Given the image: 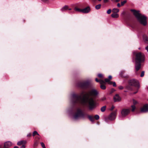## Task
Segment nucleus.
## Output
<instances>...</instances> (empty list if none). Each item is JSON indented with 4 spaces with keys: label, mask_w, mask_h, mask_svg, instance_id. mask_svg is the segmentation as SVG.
Returning <instances> with one entry per match:
<instances>
[{
    "label": "nucleus",
    "mask_w": 148,
    "mask_h": 148,
    "mask_svg": "<svg viewBox=\"0 0 148 148\" xmlns=\"http://www.w3.org/2000/svg\"><path fill=\"white\" fill-rule=\"evenodd\" d=\"M98 92L95 89H92L84 95V97L82 98L81 96L73 94L71 96V101L73 103H79L84 105L87 106L89 109L92 110L96 108L97 103L93 97L97 96Z\"/></svg>",
    "instance_id": "nucleus-1"
},
{
    "label": "nucleus",
    "mask_w": 148,
    "mask_h": 148,
    "mask_svg": "<svg viewBox=\"0 0 148 148\" xmlns=\"http://www.w3.org/2000/svg\"><path fill=\"white\" fill-rule=\"evenodd\" d=\"M135 68L136 70L138 71L141 67V63L144 62L145 60L144 54L139 52L136 54Z\"/></svg>",
    "instance_id": "nucleus-2"
},
{
    "label": "nucleus",
    "mask_w": 148,
    "mask_h": 148,
    "mask_svg": "<svg viewBox=\"0 0 148 148\" xmlns=\"http://www.w3.org/2000/svg\"><path fill=\"white\" fill-rule=\"evenodd\" d=\"M131 11L133 12L134 15L141 24L144 26L147 25V18L146 16L140 13L139 11H136L134 10H131Z\"/></svg>",
    "instance_id": "nucleus-3"
},
{
    "label": "nucleus",
    "mask_w": 148,
    "mask_h": 148,
    "mask_svg": "<svg viewBox=\"0 0 148 148\" xmlns=\"http://www.w3.org/2000/svg\"><path fill=\"white\" fill-rule=\"evenodd\" d=\"M85 114L83 112L80 108H78L73 117V119L74 120H78L80 118H84Z\"/></svg>",
    "instance_id": "nucleus-4"
},
{
    "label": "nucleus",
    "mask_w": 148,
    "mask_h": 148,
    "mask_svg": "<svg viewBox=\"0 0 148 148\" xmlns=\"http://www.w3.org/2000/svg\"><path fill=\"white\" fill-rule=\"evenodd\" d=\"M88 81L80 82L78 84V86L82 88H86L89 84Z\"/></svg>",
    "instance_id": "nucleus-5"
},
{
    "label": "nucleus",
    "mask_w": 148,
    "mask_h": 148,
    "mask_svg": "<svg viewBox=\"0 0 148 148\" xmlns=\"http://www.w3.org/2000/svg\"><path fill=\"white\" fill-rule=\"evenodd\" d=\"M130 110L129 109H123L121 111V113L122 116L125 117L130 113Z\"/></svg>",
    "instance_id": "nucleus-6"
},
{
    "label": "nucleus",
    "mask_w": 148,
    "mask_h": 148,
    "mask_svg": "<svg viewBox=\"0 0 148 148\" xmlns=\"http://www.w3.org/2000/svg\"><path fill=\"white\" fill-rule=\"evenodd\" d=\"M129 84L132 86H138L139 83L138 81L135 79H132L129 82Z\"/></svg>",
    "instance_id": "nucleus-7"
},
{
    "label": "nucleus",
    "mask_w": 148,
    "mask_h": 148,
    "mask_svg": "<svg viewBox=\"0 0 148 148\" xmlns=\"http://www.w3.org/2000/svg\"><path fill=\"white\" fill-rule=\"evenodd\" d=\"M117 111V110H116L110 114L108 117V118L110 120H113L115 119Z\"/></svg>",
    "instance_id": "nucleus-8"
},
{
    "label": "nucleus",
    "mask_w": 148,
    "mask_h": 148,
    "mask_svg": "<svg viewBox=\"0 0 148 148\" xmlns=\"http://www.w3.org/2000/svg\"><path fill=\"white\" fill-rule=\"evenodd\" d=\"M113 100L114 102H119L121 101V98L118 94H116L114 97Z\"/></svg>",
    "instance_id": "nucleus-9"
},
{
    "label": "nucleus",
    "mask_w": 148,
    "mask_h": 148,
    "mask_svg": "<svg viewBox=\"0 0 148 148\" xmlns=\"http://www.w3.org/2000/svg\"><path fill=\"white\" fill-rule=\"evenodd\" d=\"M141 112H148V105L145 104L141 109Z\"/></svg>",
    "instance_id": "nucleus-10"
},
{
    "label": "nucleus",
    "mask_w": 148,
    "mask_h": 148,
    "mask_svg": "<svg viewBox=\"0 0 148 148\" xmlns=\"http://www.w3.org/2000/svg\"><path fill=\"white\" fill-rule=\"evenodd\" d=\"M90 11V8L89 7H87L84 9H82V12L84 13H88Z\"/></svg>",
    "instance_id": "nucleus-11"
},
{
    "label": "nucleus",
    "mask_w": 148,
    "mask_h": 148,
    "mask_svg": "<svg viewBox=\"0 0 148 148\" xmlns=\"http://www.w3.org/2000/svg\"><path fill=\"white\" fill-rule=\"evenodd\" d=\"M12 145V143L10 141H7L5 142L4 144V147L5 148H8L10 147Z\"/></svg>",
    "instance_id": "nucleus-12"
},
{
    "label": "nucleus",
    "mask_w": 148,
    "mask_h": 148,
    "mask_svg": "<svg viewBox=\"0 0 148 148\" xmlns=\"http://www.w3.org/2000/svg\"><path fill=\"white\" fill-rule=\"evenodd\" d=\"M26 143L27 142L26 140H22L18 142L17 144L18 145H25Z\"/></svg>",
    "instance_id": "nucleus-13"
},
{
    "label": "nucleus",
    "mask_w": 148,
    "mask_h": 148,
    "mask_svg": "<svg viewBox=\"0 0 148 148\" xmlns=\"http://www.w3.org/2000/svg\"><path fill=\"white\" fill-rule=\"evenodd\" d=\"M68 8L69 7L68 5H65L60 10L62 12L64 11L68 10Z\"/></svg>",
    "instance_id": "nucleus-14"
},
{
    "label": "nucleus",
    "mask_w": 148,
    "mask_h": 148,
    "mask_svg": "<svg viewBox=\"0 0 148 148\" xmlns=\"http://www.w3.org/2000/svg\"><path fill=\"white\" fill-rule=\"evenodd\" d=\"M111 16L113 18H117L118 17L119 15V14L117 13H114L112 14Z\"/></svg>",
    "instance_id": "nucleus-15"
},
{
    "label": "nucleus",
    "mask_w": 148,
    "mask_h": 148,
    "mask_svg": "<svg viewBox=\"0 0 148 148\" xmlns=\"http://www.w3.org/2000/svg\"><path fill=\"white\" fill-rule=\"evenodd\" d=\"M119 11V10L118 9L114 8L112 10V12L114 13H116L118 12Z\"/></svg>",
    "instance_id": "nucleus-16"
},
{
    "label": "nucleus",
    "mask_w": 148,
    "mask_h": 148,
    "mask_svg": "<svg viewBox=\"0 0 148 148\" xmlns=\"http://www.w3.org/2000/svg\"><path fill=\"white\" fill-rule=\"evenodd\" d=\"M74 10L75 11L82 12V9H81L76 7L75 8Z\"/></svg>",
    "instance_id": "nucleus-17"
},
{
    "label": "nucleus",
    "mask_w": 148,
    "mask_h": 148,
    "mask_svg": "<svg viewBox=\"0 0 148 148\" xmlns=\"http://www.w3.org/2000/svg\"><path fill=\"white\" fill-rule=\"evenodd\" d=\"M88 117L91 122H94V119L92 116L90 115H88Z\"/></svg>",
    "instance_id": "nucleus-18"
},
{
    "label": "nucleus",
    "mask_w": 148,
    "mask_h": 148,
    "mask_svg": "<svg viewBox=\"0 0 148 148\" xmlns=\"http://www.w3.org/2000/svg\"><path fill=\"white\" fill-rule=\"evenodd\" d=\"M106 109V106H104L102 107L101 108V112H104L105 111Z\"/></svg>",
    "instance_id": "nucleus-19"
},
{
    "label": "nucleus",
    "mask_w": 148,
    "mask_h": 148,
    "mask_svg": "<svg viewBox=\"0 0 148 148\" xmlns=\"http://www.w3.org/2000/svg\"><path fill=\"white\" fill-rule=\"evenodd\" d=\"M101 6V4H99L96 5L95 7V8L96 9L98 10L100 8Z\"/></svg>",
    "instance_id": "nucleus-20"
},
{
    "label": "nucleus",
    "mask_w": 148,
    "mask_h": 148,
    "mask_svg": "<svg viewBox=\"0 0 148 148\" xmlns=\"http://www.w3.org/2000/svg\"><path fill=\"white\" fill-rule=\"evenodd\" d=\"M100 87L101 88V89H103V90H104V89H106V86L103 84L101 85L100 86Z\"/></svg>",
    "instance_id": "nucleus-21"
},
{
    "label": "nucleus",
    "mask_w": 148,
    "mask_h": 148,
    "mask_svg": "<svg viewBox=\"0 0 148 148\" xmlns=\"http://www.w3.org/2000/svg\"><path fill=\"white\" fill-rule=\"evenodd\" d=\"M36 135H39V134L37 132L35 131H34L33 133V136H34Z\"/></svg>",
    "instance_id": "nucleus-22"
},
{
    "label": "nucleus",
    "mask_w": 148,
    "mask_h": 148,
    "mask_svg": "<svg viewBox=\"0 0 148 148\" xmlns=\"http://www.w3.org/2000/svg\"><path fill=\"white\" fill-rule=\"evenodd\" d=\"M131 107L132 108V111H134L136 108L135 106L134 105H132L131 106Z\"/></svg>",
    "instance_id": "nucleus-23"
},
{
    "label": "nucleus",
    "mask_w": 148,
    "mask_h": 148,
    "mask_svg": "<svg viewBox=\"0 0 148 148\" xmlns=\"http://www.w3.org/2000/svg\"><path fill=\"white\" fill-rule=\"evenodd\" d=\"M99 82L101 85H103V84L105 83V82H104V81L101 80H100Z\"/></svg>",
    "instance_id": "nucleus-24"
},
{
    "label": "nucleus",
    "mask_w": 148,
    "mask_h": 148,
    "mask_svg": "<svg viewBox=\"0 0 148 148\" xmlns=\"http://www.w3.org/2000/svg\"><path fill=\"white\" fill-rule=\"evenodd\" d=\"M94 117L95 118V119L97 120L99 119V116L98 115H95Z\"/></svg>",
    "instance_id": "nucleus-25"
},
{
    "label": "nucleus",
    "mask_w": 148,
    "mask_h": 148,
    "mask_svg": "<svg viewBox=\"0 0 148 148\" xmlns=\"http://www.w3.org/2000/svg\"><path fill=\"white\" fill-rule=\"evenodd\" d=\"M40 144H41L42 147L43 148H46L45 145L43 143L41 142L40 143Z\"/></svg>",
    "instance_id": "nucleus-26"
},
{
    "label": "nucleus",
    "mask_w": 148,
    "mask_h": 148,
    "mask_svg": "<svg viewBox=\"0 0 148 148\" xmlns=\"http://www.w3.org/2000/svg\"><path fill=\"white\" fill-rule=\"evenodd\" d=\"M133 103L134 105H136L138 103L137 101L134 99H133Z\"/></svg>",
    "instance_id": "nucleus-27"
},
{
    "label": "nucleus",
    "mask_w": 148,
    "mask_h": 148,
    "mask_svg": "<svg viewBox=\"0 0 148 148\" xmlns=\"http://www.w3.org/2000/svg\"><path fill=\"white\" fill-rule=\"evenodd\" d=\"M126 2V1H123L121 2V5H123Z\"/></svg>",
    "instance_id": "nucleus-28"
},
{
    "label": "nucleus",
    "mask_w": 148,
    "mask_h": 148,
    "mask_svg": "<svg viewBox=\"0 0 148 148\" xmlns=\"http://www.w3.org/2000/svg\"><path fill=\"white\" fill-rule=\"evenodd\" d=\"M145 72L144 71H143L142 72L141 74H140V77H143L144 75Z\"/></svg>",
    "instance_id": "nucleus-29"
},
{
    "label": "nucleus",
    "mask_w": 148,
    "mask_h": 148,
    "mask_svg": "<svg viewBox=\"0 0 148 148\" xmlns=\"http://www.w3.org/2000/svg\"><path fill=\"white\" fill-rule=\"evenodd\" d=\"M111 12V10L110 9H109L107 12V13L108 14H110Z\"/></svg>",
    "instance_id": "nucleus-30"
},
{
    "label": "nucleus",
    "mask_w": 148,
    "mask_h": 148,
    "mask_svg": "<svg viewBox=\"0 0 148 148\" xmlns=\"http://www.w3.org/2000/svg\"><path fill=\"white\" fill-rule=\"evenodd\" d=\"M98 76L100 78H102L103 77V75L101 74H99L98 75Z\"/></svg>",
    "instance_id": "nucleus-31"
},
{
    "label": "nucleus",
    "mask_w": 148,
    "mask_h": 148,
    "mask_svg": "<svg viewBox=\"0 0 148 148\" xmlns=\"http://www.w3.org/2000/svg\"><path fill=\"white\" fill-rule=\"evenodd\" d=\"M105 81L106 82H109L110 80L109 79L106 78L105 79Z\"/></svg>",
    "instance_id": "nucleus-32"
},
{
    "label": "nucleus",
    "mask_w": 148,
    "mask_h": 148,
    "mask_svg": "<svg viewBox=\"0 0 148 148\" xmlns=\"http://www.w3.org/2000/svg\"><path fill=\"white\" fill-rule=\"evenodd\" d=\"M38 142L37 141H36L34 144V145L35 146H36L37 145Z\"/></svg>",
    "instance_id": "nucleus-33"
},
{
    "label": "nucleus",
    "mask_w": 148,
    "mask_h": 148,
    "mask_svg": "<svg viewBox=\"0 0 148 148\" xmlns=\"http://www.w3.org/2000/svg\"><path fill=\"white\" fill-rule=\"evenodd\" d=\"M145 42L147 43H148V38H147L145 40Z\"/></svg>",
    "instance_id": "nucleus-34"
},
{
    "label": "nucleus",
    "mask_w": 148,
    "mask_h": 148,
    "mask_svg": "<svg viewBox=\"0 0 148 148\" xmlns=\"http://www.w3.org/2000/svg\"><path fill=\"white\" fill-rule=\"evenodd\" d=\"M112 84H113V86L116 87V83L115 82H113L112 83Z\"/></svg>",
    "instance_id": "nucleus-35"
},
{
    "label": "nucleus",
    "mask_w": 148,
    "mask_h": 148,
    "mask_svg": "<svg viewBox=\"0 0 148 148\" xmlns=\"http://www.w3.org/2000/svg\"><path fill=\"white\" fill-rule=\"evenodd\" d=\"M115 107L114 106H112L111 107L110 110H112Z\"/></svg>",
    "instance_id": "nucleus-36"
},
{
    "label": "nucleus",
    "mask_w": 148,
    "mask_h": 148,
    "mask_svg": "<svg viewBox=\"0 0 148 148\" xmlns=\"http://www.w3.org/2000/svg\"><path fill=\"white\" fill-rule=\"evenodd\" d=\"M119 88L121 90L123 89V87L122 86H120L119 87Z\"/></svg>",
    "instance_id": "nucleus-37"
},
{
    "label": "nucleus",
    "mask_w": 148,
    "mask_h": 148,
    "mask_svg": "<svg viewBox=\"0 0 148 148\" xmlns=\"http://www.w3.org/2000/svg\"><path fill=\"white\" fill-rule=\"evenodd\" d=\"M124 71H122L120 73V75H121V76H122V74L123 73H124Z\"/></svg>",
    "instance_id": "nucleus-38"
},
{
    "label": "nucleus",
    "mask_w": 148,
    "mask_h": 148,
    "mask_svg": "<svg viewBox=\"0 0 148 148\" xmlns=\"http://www.w3.org/2000/svg\"><path fill=\"white\" fill-rule=\"evenodd\" d=\"M21 148H25V145H23L21 147Z\"/></svg>",
    "instance_id": "nucleus-39"
},
{
    "label": "nucleus",
    "mask_w": 148,
    "mask_h": 148,
    "mask_svg": "<svg viewBox=\"0 0 148 148\" xmlns=\"http://www.w3.org/2000/svg\"><path fill=\"white\" fill-rule=\"evenodd\" d=\"M106 98L105 97H103L101 98V100L102 101H104L106 100Z\"/></svg>",
    "instance_id": "nucleus-40"
},
{
    "label": "nucleus",
    "mask_w": 148,
    "mask_h": 148,
    "mask_svg": "<svg viewBox=\"0 0 148 148\" xmlns=\"http://www.w3.org/2000/svg\"><path fill=\"white\" fill-rule=\"evenodd\" d=\"M108 79L110 80L112 78V77L111 75H109L108 77Z\"/></svg>",
    "instance_id": "nucleus-41"
},
{
    "label": "nucleus",
    "mask_w": 148,
    "mask_h": 148,
    "mask_svg": "<svg viewBox=\"0 0 148 148\" xmlns=\"http://www.w3.org/2000/svg\"><path fill=\"white\" fill-rule=\"evenodd\" d=\"M95 81L97 82H99L100 80H99L97 78H96L95 79Z\"/></svg>",
    "instance_id": "nucleus-42"
},
{
    "label": "nucleus",
    "mask_w": 148,
    "mask_h": 148,
    "mask_svg": "<svg viewBox=\"0 0 148 148\" xmlns=\"http://www.w3.org/2000/svg\"><path fill=\"white\" fill-rule=\"evenodd\" d=\"M145 49L147 50V51L148 52V46L146 47Z\"/></svg>",
    "instance_id": "nucleus-43"
},
{
    "label": "nucleus",
    "mask_w": 148,
    "mask_h": 148,
    "mask_svg": "<svg viewBox=\"0 0 148 148\" xmlns=\"http://www.w3.org/2000/svg\"><path fill=\"white\" fill-rule=\"evenodd\" d=\"M103 1H104V2L105 3L107 2L108 1V0H103Z\"/></svg>",
    "instance_id": "nucleus-44"
},
{
    "label": "nucleus",
    "mask_w": 148,
    "mask_h": 148,
    "mask_svg": "<svg viewBox=\"0 0 148 148\" xmlns=\"http://www.w3.org/2000/svg\"><path fill=\"white\" fill-rule=\"evenodd\" d=\"M117 6L118 7H119L121 6V5L119 3H118L117 5Z\"/></svg>",
    "instance_id": "nucleus-45"
},
{
    "label": "nucleus",
    "mask_w": 148,
    "mask_h": 148,
    "mask_svg": "<svg viewBox=\"0 0 148 148\" xmlns=\"http://www.w3.org/2000/svg\"><path fill=\"white\" fill-rule=\"evenodd\" d=\"M31 135V133L28 134H27V136H30Z\"/></svg>",
    "instance_id": "nucleus-46"
},
{
    "label": "nucleus",
    "mask_w": 148,
    "mask_h": 148,
    "mask_svg": "<svg viewBox=\"0 0 148 148\" xmlns=\"http://www.w3.org/2000/svg\"><path fill=\"white\" fill-rule=\"evenodd\" d=\"M41 0L44 2H46V1H48V0Z\"/></svg>",
    "instance_id": "nucleus-47"
},
{
    "label": "nucleus",
    "mask_w": 148,
    "mask_h": 148,
    "mask_svg": "<svg viewBox=\"0 0 148 148\" xmlns=\"http://www.w3.org/2000/svg\"><path fill=\"white\" fill-rule=\"evenodd\" d=\"M113 82H109V84H112V83H113Z\"/></svg>",
    "instance_id": "nucleus-48"
},
{
    "label": "nucleus",
    "mask_w": 148,
    "mask_h": 148,
    "mask_svg": "<svg viewBox=\"0 0 148 148\" xmlns=\"http://www.w3.org/2000/svg\"><path fill=\"white\" fill-rule=\"evenodd\" d=\"M92 1L93 2H95L97 1V0H92Z\"/></svg>",
    "instance_id": "nucleus-49"
},
{
    "label": "nucleus",
    "mask_w": 148,
    "mask_h": 148,
    "mask_svg": "<svg viewBox=\"0 0 148 148\" xmlns=\"http://www.w3.org/2000/svg\"><path fill=\"white\" fill-rule=\"evenodd\" d=\"M14 148H18V147L17 146H15L14 147Z\"/></svg>",
    "instance_id": "nucleus-50"
},
{
    "label": "nucleus",
    "mask_w": 148,
    "mask_h": 148,
    "mask_svg": "<svg viewBox=\"0 0 148 148\" xmlns=\"http://www.w3.org/2000/svg\"><path fill=\"white\" fill-rule=\"evenodd\" d=\"M120 0H116V2H119Z\"/></svg>",
    "instance_id": "nucleus-51"
},
{
    "label": "nucleus",
    "mask_w": 148,
    "mask_h": 148,
    "mask_svg": "<svg viewBox=\"0 0 148 148\" xmlns=\"http://www.w3.org/2000/svg\"><path fill=\"white\" fill-rule=\"evenodd\" d=\"M69 10H71V8L68 9Z\"/></svg>",
    "instance_id": "nucleus-52"
},
{
    "label": "nucleus",
    "mask_w": 148,
    "mask_h": 148,
    "mask_svg": "<svg viewBox=\"0 0 148 148\" xmlns=\"http://www.w3.org/2000/svg\"><path fill=\"white\" fill-rule=\"evenodd\" d=\"M137 92H136L134 93V94H135Z\"/></svg>",
    "instance_id": "nucleus-53"
},
{
    "label": "nucleus",
    "mask_w": 148,
    "mask_h": 148,
    "mask_svg": "<svg viewBox=\"0 0 148 148\" xmlns=\"http://www.w3.org/2000/svg\"><path fill=\"white\" fill-rule=\"evenodd\" d=\"M140 49V48H138V49Z\"/></svg>",
    "instance_id": "nucleus-54"
},
{
    "label": "nucleus",
    "mask_w": 148,
    "mask_h": 148,
    "mask_svg": "<svg viewBox=\"0 0 148 148\" xmlns=\"http://www.w3.org/2000/svg\"><path fill=\"white\" fill-rule=\"evenodd\" d=\"M98 1H101V0H98Z\"/></svg>",
    "instance_id": "nucleus-55"
},
{
    "label": "nucleus",
    "mask_w": 148,
    "mask_h": 148,
    "mask_svg": "<svg viewBox=\"0 0 148 148\" xmlns=\"http://www.w3.org/2000/svg\"><path fill=\"white\" fill-rule=\"evenodd\" d=\"M147 89H148V87H147Z\"/></svg>",
    "instance_id": "nucleus-56"
}]
</instances>
